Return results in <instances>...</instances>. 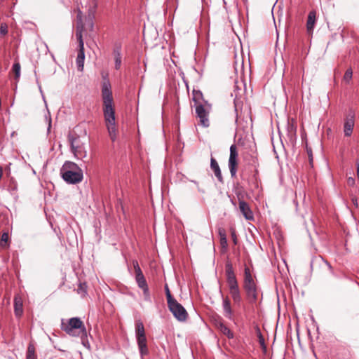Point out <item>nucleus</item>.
I'll return each mask as SVG.
<instances>
[{"label":"nucleus","mask_w":359,"mask_h":359,"mask_svg":"<svg viewBox=\"0 0 359 359\" xmlns=\"http://www.w3.org/2000/svg\"><path fill=\"white\" fill-rule=\"evenodd\" d=\"M137 343L140 351V354L143 359V357L149 353V350L147 344L146 335H141L136 337Z\"/></svg>","instance_id":"14"},{"label":"nucleus","mask_w":359,"mask_h":359,"mask_svg":"<svg viewBox=\"0 0 359 359\" xmlns=\"http://www.w3.org/2000/svg\"><path fill=\"white\" fill-rule=\"evenodd\" d=\"M82 12L80 10L77 11V22H82Z\"/></svg>","instance_id":"39"},{"label":"nucleus","mask_w":359,"mask_h":359,"mask_svg":"<svg viewBox=\"0 0 359 359\" xmlns=\"http://www.w3.org/2000/svg\"><path fill=\"white\" fill-rule=\"evenodd\" d=\"M210 168L212 170V171L214 172L215 175L217 177V180L219 182L223 183L224 180H223V177L222 175L220 168L219 166L217 161L213 157H212L210 158Z\"/></svg>","instance_id":"17"},{"label":"nucleus","mask_w":359,"mask_h":359,"mask_svg":"<svg viewBox=\"0 0 359 359\" xmlns=\"http://www.w3.org/2000/svg\"><path fill=\"white\" fill-rule=\"evenodd\" d=\"M251 158H252V160H251L250 163L255 168V170L257 171V168L259 166L258 159H257V156H252Z\"/></svg>","instance_id":"35"},{"label":"nucleus","mask_w":359,"mask_h":359,"mask_svg":"<svg viewBox=\"0 0 359 359\" xmlns=\"http://www.w3.org/2000/svg\"><path fill=\"white\" fill-rule=\"evenodd\" d=\"M8 241V233H3L1 238H0V246L2 248H5L6 246V243Z\"/></svg>","instance_id":"27"},{"label":"nucleus","mask_w":359,"mask_h":359,"mask_svg":"<svg viewBox=\"0 0 359 359\" xmlns=\"http://www.w3.org/2000/svg\"><path fill=\"white\" fill-rule=\"evenodd\" d=\"M354 114H348L344 123V132L346 137H350L354 127Z\"/></svg>","instance_id":"13"},{"label":"nucleus","mask_w":359,"mask_h":359,"mask_svg":"<svg viewBox=\"0 0 359 359\" xmlns=\"http://www.w3.org/2000/svg\"><path fill=\"white\" fill-rule=\"evenodd\" d=\"M353 76V71L351 68H348L346 69L344 76V80L348 83L351 80Z\"/></svg>","instance_id":"26"},{"label":"nucleus","mask_w":359,"mask_h":359,"mask_svg":"<svg viewBox=\"0 0 359 359\" xmlns=\"http://www.w3.org/2000/svg\"><path fill=\"white\" fill-rule=\"evenodd\" d=\"M2 174H3V169H2V168L0 166V179L2 177Z\"/></svg>","instance_id":"49"},{"label":"nucleus","mask_w":359,"mask_h":359,"mask_svg":"<svg viewBox=\"0 0 359 359\" xmlns=\"http://www.w3.org/2000/svg\"><path fill=\"white\" fill-rule=\"evenodd\" d=\"M325 264L328 266V269H330V273L334 274V271H333V269H332V266L330 265V264L328 262H325Z\"/></svg>","instance_id":"42"},{"label":"nucleus","mask_w":359,"mask_h":359,"mask_svg":"<svg viewBox=\"0 0 359 359\" xmlns=\"http://www.w3.org/2000/svg\"><path fill=\"white\" fill-rule=\"evenodd\" d=\"M102 98L103 102V114L106 124L116 123L111 86L107 76H103V82L102 83Z\"/></svg>","instance_id":"1"},{"label":"nucleus","mask_w":359,"mask_h":359,"mask_svg":"<svg viewBox=\"0 0 359 359\" xmlns=\"http://www.w3.org/2000/svg\"><path fill=\"white\" fill-rule=\"evenodd\" d=\"M257 337L259 338V344H261L262 346L265 347L264 339L259 327H257Z\"/></svg>","instance_id":"33"},{"label":"nucleus","mask_w":359,"mask_h":359,"mask_svg":"<svg viewBox=\"0 0 359 359\" xmlns=\"http://www.w3.org/2000/svg\"><path fill=\"white\" fill-rule=\"evenodd\" d=\"M234 104H235V111L237 113V103L235 100H234ZM236 116H238L237 114H236ZM237 121H238V117H236V122H237Z\"/></svg>","instance_id":"46"},{"label":"nucleus","mask_w":359,"mask_h":359,"mask_svg":"<svg viewBox=\"0 0 359 359\" xmlns=\"http://www.w3.org/2000/svg\"><path fill=\"white\" fill-rule=\"evenodd\" d=\"M347 183L350 186H353L355 184V179L353 177H348L347 179Z\"/></svg>","instance_id":"40"},{"label":"nucleus","mask_w":359,"mask_h":359,"mask_svg":"<svg viewBox=\"0 0 359 359\" xmlns=\"http://www.w3.org/2000/svg\"><path fill=\"white\" fill-rule=\"evenodd\" d=\"M239 210L247 220H253L254 215L247 202L239 203Z\"/></svg>","instance_id":"16"},{"label":"nucleus","mask_w":359,"mask_h":359,"mask_svg":"<svg viewBox=\"0 0 359 359\" xmlns=\"http://www.w3.org/2000/svg\"><path fill=\"white\" fill-rule=\"evenodd\" d=\"M145 334L144 327L141 320H138L135 323V335L141 336Z\"/></svg>","instance_id":"23"},{"label":"nucleus","mask_w":359,"mask_h":359,"mask_svg":"<svg viewBox=\"0 0 359 359\" xmlns=\"http://www.w3.org/2000/svg\"><path fill=\"white\" fill-rule=\"evenodd\" d=\"M133 264L135 273V280L138 287L140 289L148 287L146 278L142 271L141 268L139 266L138 262L137 260H133Z\"/></svg>","instance_id":"11"},{"label":"nucleus","mask_w":359,"mask_h":359,"mask_svg":"<svg viewBox=\"0 0 359 359\" xmlns=\"http://www.w3.org/2000/svg\"><path fill=\"white\" fill-rule=\"evenodd\" d=\"M316 12L311 11L309 12L306 22H316Z\"/></svg>","instance_id":"29"},{"label":"nucleus","mask_w":359,"mask_h":359,"mask_svg":"<svg viewBox=\"0 0 359 359\" xmlns=\"http://www.w3.org/2000/svg\"><path fill=\"white\" fill-rule=\"evenodd\" d=\"M68 140L70 143L72 152L78 159H83L87 156V151L85 148V143L77 135H68Z\"/></svg>","instance_id":"7"},{"label":"nucleus","mask_w":359,"mask_h":359,"mask_svg":"<svg viewBox=\"0 0 359 359\" xmlns=\"http://www.w3.org/2000/svg\"><path fill=\"white\" fill-rule=\"evenodd\" d=\"M50 127H51V120H50V119H49V123H48V131H49V130H50Z\"/></svg>","instance_id":"48"},{"label":"nucleus","mask_w":359,"mask_h":359,"mask_svg":"<svg viewBox=\"0 0 359 359\" xmlns=\"http://www.w3.org/2000/svg\"><path fill=\"white\" fill-rule=\"evenodd\" d=\"M243 287L249 302L255 303L257 300L258 287L249 267L246 266L244 269Z\"/></svg>","instance_id":"4"},{"label":"nucleus","mask_w":359,"mask_h":359,"mask_svg":"<svg viewBox=\"0 0 359 359\" xmlns=\"http://www.w3.org/2000/svg\"><path fill=\"white\" fill-rule=\"evenodd\" d=\"M308 154H309V157L310 161L311 162L313 161V156H312L311 150L308 151Z\"/></svg>","instance_id":"45"},{"label":"nucleus","mask_w":359,"mask_h":359,"mask_svg":"<svg viewBox=\"0 0 359 359\" xmlns=\"http://www.w3.org/2000/svg\"><path fill=\"white\" fill-rule=\"evenodd\" d=\"M193 101L195 102V107L198 104V103H204L205 101L203 98V93L200 90H194L193 93Z\"/></svg>","instance_id":"22"},{"label":"nucleus","mask_w":359,"mask_h":359,"mask_svg":"<svg viewBox=\"0 0 359 359\" xmlns=\"http://www.w3.org/2000/svg\"><path fill=\"white\" fill-rule=\"evenodd\" d=\"M236 196L238 198V203H241V202H245V199H244V198H245V194L244 193L241 192V191L237 192L236 193Z\"/></svg>","instance_id":"36"},{"label":"nucleus","mask_w":359,"mask_h":359,"mask_svg":"<svg viewBox=\"0 0 359 359\" xmlns=\"http://www.w3.org/2000/svg\"><path fill=\"white\" fill-rule=\"evenodd\" d=\"M12 71L15 74V79L18 81L20 76V65L19 62H15L13 65Z\"/></svg>","instance_id":"24"},{"label":"nucleus","mask_w":359,"mask_h":359,"mask_svg":"<svg viewBox=\"0 0 359 359\" xmlns=\"http://www.w3.org/2000/svg\"><path fill=\"white\" fill-rule=\"evenodd\" d=\"M231 237L235 245L237 244V237L234 231H231Z\"/></svg>","instance_id":"41"},{"label":"nucleus","mask_w":359,"mask_h":359,"mask_svg":"<svg viewBox=\"0 0 359 359\" xmlns=\"http://www.w3.org/2000/svg\"><path fill=\"white\" fill-rule=\"evenodd\" d=\"M26 359H36V355H27Z\"/></svg>","instance_id":"44"},{"label":"nucleus","mask_w":359,"mask_h":359,"mask_svg":"<svg viewBox=\"0 0 359 359\" xmlns=\"http://www.w3.org/2000/svg\"><path fill=\"white\" fill-rule=\"evenodd\" d=\"M96 8H97V3H96L95 0H93L89 4L88 15L86 18V20L88 22H92L93 20V19L95 18V13L96 11Z\"/></svg>","instance_id":"20"},{"label":"nucleus","mask_w":359,"mask_h":359,"mask_svg":"<svg viewBox=\"0 0 359 359\" xmlns=\"http://www.w3.org/2000/svg\"><path fill=\"white\" fill-rule=\"evenodd\" d=\"M8 33V25L7 24H1L0 27V35L5 36Z\"/></svg>","instance_id":"34"},{"label":"nucleus","mask_w":359,"mask_h":359,"mask_svg":"<svg viewBox=\"0 0 359 359\" xmlns=\"http://www.w3.org/2000/svg\"><path fill=\"white\" fill-rule=\"evenodd\" d=\"M113 54L115 60V69L118 70L121 66V45L120 43H116L113 49Z\"/></svg>","instance_id":"15"},{"label":"nucleus","mask_w":359,"mask_h":359,"mask_svg":"<svg viewBox=\"0 0 359 359\" xmlns=\"http://www.w3.org/2000/svg\"><path fill=\"white\" fill-rule=\"evenodd\" d=\"M225 276L229 294L233 304L240 306L242 302L241 290L233 265L229 261L225 264Z\"/></svg>","instance_id":"2"},{"label":"nucleus","mask_w":359,"mask_h":359,"mask_svg":"<svg viewBox=\"0 0 359 359\" xmlns=\"http://www.w3.org/2000/svg\"><path fill=\"white\" fill-rule=\"evenodd\" d=\"M142 290L143 291L144 301L148 302H151V294H150V292L149 290V287L142 288Z\"/></svg>","instance_id":"28"},{"label":"nucleus","mask_w":359,"mask_h":359,"mask_svg":"<svg viewBox=\"0 0 359 359\" xmlns=\"http://www.w3.org/2000/svg\"><path fill=\"white\" fill-rule=\"evenodd\" d=\"M238 152L237 147L235 144H232L230 147V156L228 162V166L229 168V171L231 173V177H236L237 172V165H238Z\"/></svg>","instance_id":"10"},{"label":"nucleus","mask_w":359,"mask_h":359,"mask_svg":"<svg viewBox=\"0 0 359 359\" xmlns=\"http://www.w3.org/2000/svg\"><path fill=\"white\" fill-rule=\"evenodd\" d=\"M167 303L170 311L178 321L184 322L187 320L188 313L181 304L175 299Z\"/></svg>","instance_id":"9"},{"label":"nucleus","mask_w":359,"mask_h":359,"mask_svg":"<svg viewBox=\"0 0 359 359\" xmlns=\"http://www.w3.org/2000/svg\"><path fill=\"white\" fill-rule=\"evenodd\" d=\"M221 294H222L220 290ZM222 309H223V314L225 318L229 319V320H233L234 313L231 307V300L229 297H224L222 294Z\"/></svg>","instance_id":"12"},{"label":"nucleus","mask_w":359,"mask_h":359,"mask_svg":"<svg viewBox=\"0 0 359 359\" xmlns=\"http://www.w3.org/2000/svg\"><path fill=\"white\" fill-rule=\"evenodd\" d=\"M80 288H81V290H83V285L80 284Z\"/></svg>","instance_id":"51"},{"label":"nucleus","mask_w":359,"mask_h":359,"mask_svg":"<svg viewBox=\"0 0 359 359\" xmlns=\"http://www.w3.org/2000/svg\"><path fill=\"white\" fill-rule=\"evenodd\" d=\"M27 355H35V349L33 346L29 345L28 346Z\"/></svg>","instance_id":"37"},{"label":"nucleus","mask_w":359,"mask_h":359,"mask_svg":"<svg viewBox=\"0 0 359 359\" xmlns=\"http://www.w3.org/2000/svg\"><path fill=\"white\" fill-rule=\"evenodd\" d=\"M106 126L107 128L110 139L112 142H114L116 139V123H111V124L107 123L106 124Z\"/></svg>","instance_id":"21"},{"label":"nucleus","mask_w":359,"mask_h":359,"mask_svg":"<svg viewBox=\"0 0 359 359\" xmlns=\"http://www.w3.org/2000/svg\"><path fill=\"white\" fill-rule=\"evenodd\" d=\"M357 177L359 180V161L357 163Z\"/></svg>","instance_id":"47"},{"label":"nucleus","mask_w":359,"mask_h":359,"mask_svg":"<svg viewBox=\"0 0 359 359\" xmlns=\"http://www.w3.org/2000/svg\"><path fill=\"white\" fill-rule=\"evenodd\" d=\"M79 337L81 338V343H82V344L84 346H86L87 348H90V345H89V343H88V338H87V331L86 330V335L85 336H83L82 334H79Z\"/></svg>","instance_id":"30"},{"label":"nucleus","mask_w":359,"mask_h":359,"mask_svg":"<svg viewBox=\"0 0 359 359\" xmlns=\"http://www.w3.org/2000/svg\"><path fill=\"white\" fill-rule=\"evenodd\" d=\"M165 294H166V298H167V302L175 299V298L172 296V294L170 292L168 285H165Z\"/></svg>","instance_id":"32"},{"label":"nucleus","mask_w":359,"mask_h":359,"mask_svg":"<svg viewBox=\"0 0 359 359\" xmlns=\"http://www.w3.org/2000/svg\"><path fill=\"white\" fill-rule=\"evenodd\" d=\"M231 203H232L234 206H236V203H235L233 200H231Z\"/></svg>","instance_id":"50"},{"label":"nucleus","mask_w":359,"mask_h":359,"mask_svg":"<svg viewBox=\"0 0 359 359\" xmlns=\"http://www.w3.org/2000/svg\"><path fill=\"white\" fill-rule=\"evenodd\" d=\"M14 313L17 318H20L23 313L22 302L17 297L14 299Z\"/></svg>","instance_id":"18"},{"label":"nucleus","mask_w":359,"mask_h":359,"mask_svg":"<svg viewBox=\"0 0 359 359\" xmlns=\"http://www.w3.org/2000/svg\"><path fill=\"white\" fill-rule=\"evenodd\" d=\"M85 24H77L76 27V37L79 41V52L76 60L77 69L80 72L83 70L85 53H84V43L83 40V32L84 31Z\"/></svg>","instance_id":"6"},{"label":"nucleus","mask_w":359,"mask_h":359,"mask_svg":"<svg viewBox=\"0 0 359 359\" xmlns=\"http://www.w3.org/2000/svg\"><path fill=\"white\" fill-rule=\"evenodd\" d=\"M309 34H312L315 24H306Z\"/></svg>","instance_id":"38"},{"label":"nucleus","mask_w":359,"mask_h":359,"mask_svg":"<svg viewBox=\"0 0 359 359\" xmlns=\"http://www.w3.org/2000/svg\"><path fill=\"white\" fill-rule=\"evenodd\" d=\"M216 325H217V327L219 330V331L224 335L226 336L228 339H233V333L222 321L217 323L216 324Z\"/></svg>","instance_id":"19"},{"label":"nucleus","mask_w":359,"mask_h":359,"mask_svg":"<svg viewBox=\"0 0 359 359\" xmlns=\"http://www.w3.org/2000/svg\"><path fill=\"white\" fill-rule=\"evenodd\" d=\"M282 25H283V29L284 32H285L286 29L287 27V24H278L277 25L276 23H274V27H275L278 36L279 35V32H280V29H281Z\"/></svg>","instance_id":"31"},{"label":"nucleus","mask_w":359,"mask_h":359,"mask_svg":"<svg viewBox=\"0 0 359 359\" xmlns=\"http://www.w3.org/2000/svg\"><path fill=\"white\" fill-rule=\"evenodd\" d=\"M191 182H193V183H194V184H196V185L197 186V187H198V190L199 191L204 193V191H203V190H201V189L198 187V182H196V181H195V180H191Z\"/></svg>","instance_id":"43"},{"label":"nucleus","mask_w":359,"mask_h":359,"mask_svg":"<svg viewBox=\"0 0 359 359\" xmlns=\"http://www.w3.org/2000/svg\"><path fill=\"white\" fill-rule=\"evenodd\" d=\"M61 330L71 337H77L79 334L85 336L86 328L80 318L74 317L67 322L62 319Z\"/></svg>","instance_id":"5"},{"label":"nucleus","mask_w":359,"mask_h":359,"mask_svg":"<svg viewBox=\"0 0 359 359\" xmlns=\"http://www.w3.org/2000/svg\"><path fill=\"white\" fill-rule=\"evenodd\" d=\"M204 103H198L195 107L196 116L199 118V125L204 128L210 126V121L208 118L209 114L212 109L211 104L208 101H203Z\"/></svg>","instance_id":"8"},{"label":"nucleus","mask_w":359,"mask_h":359,"mask_svg":"<svg viewBox=\"0 0 359 359\" xmlns=\"http://www.w3.org/2000/svg\"><path fill=\"white\" fill-rule=\"evenodd\" d=\"M219 235L220 236V243H221V245L223 248H226L227 246V240H226V233H225L224 230L219 229Z\"/></svg>","instance_id":"25"},{"label":"nucleus","mask_w":359,"mask_h":359,"mask_svg":"<svg viewBox=\"0 0 359 359\" xmlns=\"http://www.w3.org/2000/svg\"><path fill=\"white\" fill-rule=\"evenodd\" d=\"M62 179L68 184H75L82 181L83 178L82 170L74 162L66 161L61 170Z\"/></svg>","instance_id":"3"}]
</instances>
